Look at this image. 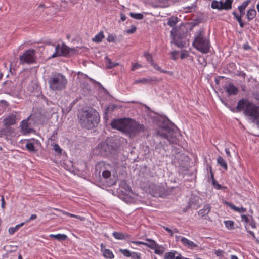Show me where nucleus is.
Masks as SVG:
<instances>
[{
	"instance_id": "f257e3e1",
	"label": "nucleus",
	"mask_w": 259,
	"mask_h": 259,
	"mask_svg": "<svg viewBox=\"0 0 259 259\" xmlns=\"http://www.w3.org/2000/svg\"><path fill=\"white\" fill-rule=\"evenodd\" d=\"M78 117L81 125L91 129L97 125L100 121L98 112L92 108L88 107L79 111Z\"/></svg>"
},
{
	"instance_id": "f03ea898",
	"label": "nucleus",
	"mask_w": 259,
	"mask_h": 259,
	"mask_svg": "<svg viewBox=\"0 0 259 259\" xmlns=\"http://www.w3.org/2000/svg\"><path fill=\"white\" fill-rule=\"evenodd\" d=\"M233 112H240L243 110V113L251 117L253 121L259 119V106H256L247 99L240 100L236 106V109H231Z\"/></svg>"
},
{
	"instance_id": "7ed1b4c3",
	"label": "nucleus",
	"mask_w": 259,
	"mask_h": 259,
	"mask_svg": "<svg viewBox=\"0 0 259 259\" xmlns=\"http://www.w3.org/2000/svg\"><path fill=\"white\" fill-rule=\"evenodd\" d=\"M193 46L198 51L202 53H207L210 51V44L208 38L205 37L204 32L202 30H198L195 36Z\"/></svg>"
},
{
	"instance_id": "20e7f679",
	"label": "nucleus",
	"mask_w": 259,
	"mask_h": 259,
	"mask_svg": "<svg viewBox=\"0 0 259 259\" xmlns=\"http://www.w3.org/2000/svg\"><path fill=\"white\" fill-rule=\"evenodd\" d=\"M177 134V132L168 127H161L155 132L154 136L157 139H163L164 140L163 143L164 144H167V143H176Z\"/></svg>"
},
{
	"instance_id": "39448f33",
	"label": "nucleus",
	"mask_w": 259,
	"mask_h": 259,
	"mask_svg": "<svg viewBox=\"0 0 259 259\" xmlns=\"http://www.w3.org/2000/svg\"><path fill=\"white\" fill-rule=\"evenodd\" d=\"M48 83L51 90L54 91H61L65 89L67 80L62 74L57 73L51 76Z\"/></svg>"
},
{
	"instance_id": "423d86ee",
	"label": "nucleus",
	"mask_w": 259,
	"mask_h": 259,
	"mask_svg": "<svg viewBox=\"0 0 259 259\" xmlns=\"http://www.w3.org/2000/svg\"><path fill=\"white\" fill-rule=\"evenodd\" d=\"M145 129V128L143 124L130 119L125 134L128 135L130 137L133 138L140 133L143 132Z\"/></svg>"
},
{
	"instance_id": "0eeeda50",
	"label": "nucleus",
	"mask_w": 259,
	"mask_h": 259,
	"mask_svg": "<svg viewBox=\"0 0 259 259\" xmlns=\"http://www.w3.org/2000/svg\"><path fill=\"white\" fill-rule=\"evenodd\" d=\"M75 48H70L64 43L61 45H58L55 47V52L52 55V58H55L58 56H66L70 54L75 53Z\"/></svg>"
},
{
	"instance_id": "6e6552de",
	"label": "nucleus",
	"mask_w": 259,
	"mask_h": 259,
	"mask_svg": "<svg viewBox=\"0 0 259 259\" xmlns=\"http://www.w3.org/2000/svg\"><path fill=\"white\" fill-rule=\"evenodd\" d=\"M20 63L24 64H32L35 61V51L33 49H29L25 51L19 57Z\"/></svg>"
},
{
	"instance_id": "1a4fd4ad",
	"label": "nucleus",
	"mask_w": 259,
	"mask_h": 259,
	"mask_svg": "<svg viewBox=\"0 0 259 259\" xmlns=\"http://www.w3.org/2000/svg\"><path fill=\"white\" fill-rule=\"evenodd\" d=\"M130 119L121 118L118 119H114L111 123V126L112 128L117 129L124 133H126V130L128 126Z\"/></svg>"
},
{
	"instance_id": "9d476101",
	"label": "nucleus",
	"mask_w": 259,
	"mask_h": 259,
	"mask_svg": "<svg viewBox=\"0 0 259 259\" xmlns=\"http://www.w3.org/2000/svg\"><path fill=\"white\" fill-rule=\"evenodd\" d=\"M20 84L16 82L7 80L3 84V89L7 93H15L20 90Z\"/></svg>"
},
{
	"instance_id": "9b49d317",
	"label": "nucleus",
	"mask_w": 259,
	"mask_h": 259,
	"mask_svg": "<svg viewBox=\"0 0 259 259\" xmlns=\"http://www.w3.org/2000/svg\"><path fill=\"white\" fill-rule=\"evenodd\" d=\"M20 118H18V113L16 112H13L9 114L3 120L4 125L10 126L11 125H14L16 123L17 121L19 120Z\"/></svg>"
},
{
	"instance_id": "f8f14e48",
	"label": "nucleus",
	"mask_w": 259,
	"mask_h": 259,
	"mask_svg": "<svg viewBox=\"0 0 259 259\" xmlns=\"http://www.w3.org/2000/svg\"><path fill=\"white\" fill-rule=\"evenodd\" d=\"M223 88L229 95H237L239 91L238 88L232 83L224 85Z\"/></svg>"
},
{
	"instance_id": "ddd939ff",
	"label": "nucleus",
	"mask_w": 259,
	"mask_h": 259,
	"mask_svg": "<svg viewBox=\"0 0 259 259\" xmlns=\"http://www.w3.org/2000/svg\"><path fill=\"white\" fill-rule=\"evenodd\" d=\"M161 79H158L156 77H152L149 78H143L141 79L135 80L134 82V84H137L139 83H142L144 84H150L152 82H159L161 81Z\"/></svg>"
},
{
	"instance_id": "4468645a",
	"label": "nucleus",
	"mask_w": 259,
	"mask_h": 259,
	"mask_svg": "<svg viewBox=\"0 0 259 259\" xmlns=\"http://www.w3.org/2000/svg\"><path fill=\"white\" fill-rule=\"evenodd\" d=\"M171 36L173 40L171 42H174L176 46L179 47H182L183 45L181 41L178 39V29L176 27L173 28L170 31Z\"/></svg>"
},
{
	"instance_id": "2eb2a0df",
	"label": "nucleus",
	"mask_w": 259,
	"mask_h": 259,
	"mask_svg": "<svg viewBox=\"0 0 259 259\" xmlns=\"http://www.w3.org/2000/svg\"><path fill=\"white\" fill-rule=\"evenodd\" d=\"M21 131L24 134L30 133L32 131L31 124L28 119L23 120L20 125Z\"/></svg>"
},
{
	"instance_id": "dca6fc26",
	"label": "nucleus",
	"mask_w": 259,
	"mask_h": 259,
	"mask_svg": "<svg viewBox=\"0 0 259 259\" xmlns=\"http://www.w3.org/2000/svg\"><path fill=\"white\" fill-rule=\"evenodd\" d=\"M14 133L13 129L9 126L5 125V127L0 130V137L11 136Z\"/></svg>"
},
{
	"instance_id": "f3484780",
	"label": "nucleus",
	"mask_w": 259,
	"mask_h": 259,
	"mask_svg": "<svg viewBox=\"0 0 259 259\" xmlns=\"http://www.w3.org/2000/svg\"><path fill=\"white\" fill-rule=\"evenodd\" d=\"M109 166V164H106L104 161L99 162L96 165V171L98 172L99 174H100L101 171L103 172L107 169L108 167Z\"/></svg>"
},
{
	"instance_id": "a211bd4d",
	"label": "nucleus",
	"mask_w": 259,
	"mask_h": 259,
	"mask_svg": "<svg viewBox=\"0 0 259 259\" xmlns=\"http://www.w3.org/2000/svg\"><path fill=\"white\" fill-rule=\"evenodd\" d=\"M181 241L184 246H187L189 248L193 249L197 247V245L195 244L193 241H191L184 237H182L181 238Z\"/></svg>"
},
{
	"instance_id": "6ab92c4d",
	"label": "nucleus",
	"mask_w": 259,
	"mask_h": 259,
	"mask_svg": "<svg viewBox=\"0 0 259 259\" xmlns=\"http://www.w3.org/2000/svg\"><path fill=\"white\" fill-rule=\"evenodd\" d=\"M211 208V207L209 204H205L203 208L200 209L199 211V212H198L199 215L201 216V217H204L206 216L210 212Z\"/></svg>"
},
{
	"instance_id": "aec40b11",
	"label": "nucleus",
	"mask_w": 259,
	"mask_h": 259,
	"mask_svg": "<svg viewBox=\"0 0 259 259\" xmlns=\"http://www.w3.org/2000/svg\"><path fill=\"white\" fill-rule=\"evenodd\" d=\"M144 56L147 61H148L155 69H159V67L154 62L151 54L146 53L144 54Z\"/></svg>"
},
{
	"instance_id": "412c9836",
	"label": "nucleus",
	"mask_w": 259,
	"mask_h": 259,
	"mask_svg": "<svg viewBox=\"0 0 259 259\" xmlns=\"http://www.w3.org/2000/svg\"><path fill=\"white\" fill-rule=\"evenodd\" d=\"M256 15V12L254 9H249L247 12L246 17L247 20L250 21L254 19Z\"/></svg>"
},
{
	"instance_id": "4be33fe9",
	"label": "nucleus",
	"mask_w": 259,
	"mask_h": 259,
	"mask_svg": "<svg viewBox=\"0 0 259 259\" xmlns=\"http://www.w3.org/2000/svg\"><path fill=\"white\" fill-rule=\"evenodd\" d=\"M34 142H37L36 141H35L34 140H33V141H29L28 140V142L27 144H26V148L30 152H35L36 151V149H35L34 147Z\"/></svg>"
},
{
	"instance_id": "5701e85b",
	"label": "nucleus",
	"mask_w": 259,
	"mask_h": 259,
	"mask_svg": "<svg viewBox=\"0 0 259 259\" xmlns=\"http://www.w3.org/2000/svg\"><path fill=\"white\" fill-rule=\"evenodd\" d=\"M113 236L116 239L123 240L129 238L130 236L127 234H124L120 232H114L113 233Z\"/></svg>"
},
{
	"instance_id": "b1692460",
	"label": "nucleus",
	"mask_w": 259,
	"mask_h": 259,
	"mask_svg": "<svg viewBox=\"0 0 259 259\" xmlns=\"http://www.w3.org/2000/svg\"><path fill=\"white\" fill-rule=\"evenodd\" d=\"M232 0H226L225 2L221 1V4L222 5V10H229L232 8Z\"/></svg>"
},
{
	"instance_id": "393cba45",
	"label": "nucleus",
	"mask_w": 259,
	"mask_h": 259,
	"mask_svg": "<svg viewBox=\"0 0 259 259\" xmlns=\"http://www.w3.org/2000/svg\"><path fill=\"white\" fill-rule=\"evenodd\" d=\"M235 19L238 22L241 28H243L245 25V23L242 21V17L240 15H238L235 11H233L232 13Z\"/></svg>"
},
{
	"instance_id": "a878e982",
	"label": "nucleus",
	"mask_w": 259,
	"mask_h": 259,
	"mask_svg": "<svg viewBox=\"0 0 259 259\" xmlns=\"http://www.w3.org/2000/svg\"><path fill=\"white\" fill-rule=\"evenodd\" d=\"M167 20V24L170 27H174L179 22V19L177 17H170Z\"/></svg>"
},
{
	"instance_id": "bb28decb",
	"label": "nucleus",
	"mask_w": 259,
	"mask_h": 259,
	"mask_svg": "<svg viewBox=\"0 0 259 259\" xmlns=\"http://www.w3.org/2000/svg\"><path fill=\"white\" fill-rule=\"evenodd\" d=\"M145 246L149 247L150 248L153 249L158 247V244L154 240L150 239H147Z\"/></svg>"
},
{
	"instance_id": "cd10ccee",
	"label": "nucleus",
	"mask_w": 259,
	"mask_h": 259,
	"mask_svg": "<svg viewBox=\"0 0 259 259\" xmlns=\"http://www.w3.org/2000/svg\"><path fill=\"white\" fill-rule=\"evenodd\" d=\"M50 237L51 238H54L58 241L65 240L67 238V236L66 235L61 234L56 235L50 234Z\"/></svg>"
},
{
	"instance_id": "c85d7f7f",
	"label": "nucleus",
	"mask_w": 259,
	"mask_h": 259,
	"mask_svg": "<svg viewBox=\"0 0 259 259\" xmlns=\"http://www.w3.org/2000/svg\"><path fill=\"white\" fill-rule=\"evenodd\" d=\"M218 163L223 167L225 170L228 169L227 164L226 161L221 156H219L217 158Z\"/></svg>"
},
{
	"instance_id": "c756f323",
	"label": "nucleus",
	"mask_w": 259,
	"mask_h": 259,
	"mask_svg": "<svg viewBox=\"0 0 259 259\" xmlns=\"http://www.w3.org/2000/svg\"><path fill=\"white\" fill-rule=\"evenodd\" d=\"M104 37V33L103 31L100 32L98 34H97L95 37L92 39V40L95 42H101L103 38Z\"/></svg>"
},
{
	"instance_id": "7c9ffc66",
	"label": "nucleus",
	"mask_w": 259,
	"mask_h": 259,
	"mask_svg": "<svg viewBox=\"0 0 259 259\" xmlns=\"http://www.w3.org/2000/svg\"><path fill=\"white\" fill-rule=\"evenodd\" d=\"M229 207L235 211H237L240 213L245 212L246 211V209L243 207H237L233 204H229Z\"/></svg>"
},
{
	"instance_id": "2f4dec72",
	"label": "nucleus",
	"mask_w": 259,
	"mask_h": 259,
	"mask_svg": "<svg viewBox=\"0 0 259 259\" xmlns=\"http://www.w3.org/2000/svg\"><path fill=\"white\" fill-rule=\"evenodd\" d=\"M222 6L221 4V1L218 2L216 0H214L211 3V8L213 9H217L219 10H222Z\"/></svg>"
},
{
	"instance_id": "473e14b6",
	"label": "nucleus",
	"mask_w": 259,
	"mask_h": 259,
	"mask_svg": "<svg viewBox=\"0 0 259 259\" xmlns=\"http://www.w3.org/2000/svg\"><path fill=\"white\" fill-rule=\"evenodd\" d=\"M155 191L153 193V196L155 197L161 196L162 192L163 190L162 188L159 186H155Z\"/></svg>"
},
{
	"instance_id": "72a5a7b5",
	"label": "nucleus",
	"mask_w": 259,
	"mask_h": 259,
	"mask_svg": "<svg viewBox=\"0 0 259 259\" xmlns=\"http://www.w3.org/2000/svg\"><path fill=\"white\" fill-rule=\"evenodd\" d=\"M106 66H107V68H112L113 67H114L115 66H117L119 65L118 63H113L112 62L111 60L109 59V58H108L107 57L106 58Z\"/></svg>"
},
{
	"instance_id": "f704fd0d",
	"label": "nucleus",
	"mask_w": 259,
	"mask_h": 259,
	"mask_svg": "<svg viewBox=\"0 0 259 259\" xmlns=\"http://www.w3.org/2000/svg\"><path fill=\"white\" fill-rule=\"evenodd\" d=\"M103 255L106 258H113L114 255L111 251L109 249H106L104 250L103 252Z\"/></svg>"
},
{
	"instance_id": "c9c22d12",
	"label": "nucleus",
	"mask_w": 259,
	"mask_h": 259,
	"mask_svg": "<svg viewBox=\"0 0 259 259\" xmlns=\"http://www.w3.org/2000/svg\"><path fill=\"white\" fill-rule=\"evenodd\" d=\"M224 224H225V227L229 229V230H231V229H233L234 228V223L233 221H225L224 222Z\"/></svg>"
},
{
	"instance_id": "e433bc0d",
	"label": "nucleus",
	"mask_w": 259,
	"mask_h": 259,
	"mask_svg": "<svg viewBox=\"0 0 259 259\" xmlns=\"http://www.w3.org/2000/svg\"><path fill=\"white\" fill-rule=\"evenodd\" d=\"M130 15L131 17L137 20H141L143 18V14L141 13H130Z\"/></svg>"
},
{
	"instance_id": "4c0bfd02",
	"label": "nucleus",
	"mask_w": 259,
	"mask_h": 259,
	"mask_svg": "<svg viewBox=\"0 0 259 259\" xmlns=\"http://www.w3.org/2000/svg\"><path fill=\"white\" fill-rule=\"evenodd\" d=\"M120 187L124 188L126 191H130L131 190V188L126 183V181H123L121 182Z\"/></svg>"
},
{
	"instance_id": "58836bf2",
	"label": "nucleus",
	"mask_w": 259,
	"mask_h": 259,
	"mask_svg": "<svg viewBox=\"0 0 259 259\" xmlns=\"http://www.w3.org/2000/svg\"><path fill=\"white\" fill-rule=\"evenodd\" d=\"M164 259H174L175 258V253L172 252H166L164 254Z\"/></svg>"
},
{
	"instance_id": "ea45409f",
	"label": "nucleus",
	"mask_w": 259,
	"mask_h": 259,
	"mask_svg": "<svg viewBox=\"0 0 259 259\" xmlns=\"http://www.w3.org/2000/svg\"><path fill=\"white\" fill-rule=\"evenodd\" d=\"M102 176L105 179L109 178L111 177V172L109 170L106 169L105 170L102 172Z\"/></svg>"
},
{
	"instance_id": "a19ab883",
	"label": "nucleus",
	"mask_w": 259,
	"mask_h": 259,
	"mask_svg": "<svg viewBox=\"0 0 259 259\" xmlns=\"http://www.w3.org/2000/svg\"><path fill=\"white\" fill-rule=\"evenodd\" d=\"M120 251L126 257H130L132 255L131 252L127 249H120Z\"/></svg>"
},
{
	"instance_id": "79ce46f5",
	"label": "nucleus",
	"mask_w": 259,
	"mask_h": 259,
	"mask_svg": "<svg viewBox=\"0 0 259 259\" xmlns=\"http://www.w3.org/2000/svg\"><path fill=\"white\" fill-rule=\"evenodd\" d=\"M101 149L104 150L105 151H107L110 150L109 146L108 144L104 143L100 145Z\"/></svg>"
},
{
	"instance_id": "37998d69",
	"label": "nucleus",
	"mask_w": 259,
	"mask_h": 259,
	"mask_svg": "<svg viewBox=\"0 0 259 259\" xmlns=\"http://www.w3.org/2000/svg\"><path fill=\"white\" fill-rule=\"evenodd\" d=\"M153 249L154 250V253L157 254L162 255L164 252V250L162 248H160V247H157Z\"/></svg>"
},
{
	"instance_id": "c03bdc74",
	"label": "nucleus",
	"mask_w": 259,
	"mask_h": 259,
	"mask_svg": "<svg viewBox=\"0 0 259 259\" xmlns=\"http://www.w3.org/2000/svg\"><path fill=\"white\" fill-rule=\"evenodd\" d=\"M241 219H242V221H244L246 223H249L250 222V217H248L246 215L242 214L241 215Z\"/></svg>"
},
{
	"instance_id": "a18cd8bd",
	"label": "nucleus",
	"mask_w": 259,
	"mask_h": 259,
	"mask_svg": "<svg viewBox=\"0 0 259 259\" xmlns=\"http://www.w3.org/2000/svg\"><path fill=\"white\" fill-rule=\"evenodd\" d=\"M107 40L109 42L115 41V36L113 34H109L107 38Z\"/></svg>"
},
{
	"instance_id": "49530a36",
	"label": "nucleus",
	"mask_w": 259,
	"mask_h": 259,
	"mask_svg": "<svg viewBox=\"0 0 259 259\" xmlns=\"http://www.w3.org/2000/svg\"><path fill=\"white\" fill-rule=\"evenodd\" d=\"M238 10L240 13V15L241 16V17L244 16L245 14V8H243L240 6H238Z\"/></svg>"
},
{
	"instance_id": "de8ad7c7",
	"label": "nucleus",
	"mask_w": 259,
	"mask_h": 259,
	"mask_svg": "<svg viewBox=\"0 0 259 259\" xmlns=\"http://www.w3.org/2000/svg\"><path fill=\"white\" fill-rule=\"evenodd\" d=\"M53 149L58 153H61V149L60 148V146L58 144H55L53 146Z\"/></svg>"
},
{
	"instance_id": "09e8293b",
	"label": "nucleus",
	"mask_w": 259,
	"mask_h": 259,
	"mask_svg": "<svg viewBox=\"0 0 259 259\" xmlns=\"http://www.w3.org/2000/svg\"><path fill=\"white\" fill-rule=\"evenodd\" d=\"M132 255L130 257H131L133 259H140V254L136 253V252H132L131 253Z\"/></svg>"
},
{
	"instance_id": "8fccbe9b",
	"label": "nucleus",
	"mask_w": 259,
	"mask_h": 259,
	"mask_svg": "<svg viewBox=\"0 0 259 259\" xmlns=\"http://www.w3.org/2000/svg\"><path fill=\"white\" fill-rule=\"evenodd\" d=\"M248 223H249V225L251 226L252 228H256V223L251 216H250V222Z\"/></svg>"
},
{
	"instance_id": "3c124183",
	"label": "nucleus",
	"mask_w": 259,
	"mask_h": 259,
	"mask_svg": "<svg viewBox=\"0 0 259 259\" xmlns=\"http://www.w3.org/2000/svg\"><path fill=\"white\" fill-rule=\"evenodd\" d=\"M250 0H247V1H244L241 5H240V6L243 8H245L246 9L247 6L248 5V4L250 3Z\"/></svg>"
},
{
	"instance_id": "603ef678",
	"label": "nucleus",
	"mask_w": 259,
	"mask_h": 259,
	"mask_svg": "<svg viewBox=\"0 0 259 259\" xmlns=\"http://www.w3.org/2000/svg\"><path fill=\"white\" fill-rule=\"evenodd\" d=\"M156 70L160 71L162 73H166V74H167L171 76H172L173 75V73L172 72L167 71H166L164 70L161 69L160 67H159V69H156Z\"/></svg>"
},
{
	"instance_id": "864d4df0",
	"label": "nucleus",
	"mask_w": 259,
	"mask_h": 259,
	"mask_svg": "<svg viewBox=\"0 0 259 259\" xmlns=\"http://www.w3.org/2000/svg\"><path fill=\"white\" fill-rule=\"evenodd\" d=\"M136 30V27L135 26H133L130 29H128L126 32L128 34H132L135 32Z\"/></svg>"
},
{
	"instance_id": "5fc2aeb1",
	"label": "nucleus",
	"mask_w": 259,
	"mask_h": 259,
	"mask_svg": "<svg viewBox=\"0 0 259 259\" xmlns=\"http://www.w3.org/2000/svg\"><path fill=\"white\" fill-rule=\"evenodd\" d=\"M141 67V65H140L138 63H136V64H133L132 67L131 68V70L132 71H134L136 69L138 68H140Z\"/></svg>"
},
{
	"instance_id": "6e6d98bb",
	"label": "nucleus",
	"mask_w": 259,
	"mask_h": 259,
	"mask_svg": "<svg viewBox=\"0 0 259 259\" xmlns=\"http://www.w3.org/2000/svg\"><path fill=\"white\" fill-rule=\"evenodd\" d=\"M245 227L246 231L249 233V234L251 235L253 237V238L255 239V236L254 233L252 231L248 230V227L247 225H245Z\"/></svg>"
},
{
	"instance_id": "4d7b16f0",
	"label": "nucleus",
	"mask_w": 259,
	"mask_h": 259,
	"mask_svg": "<svg viewBox=\"0 0 259 259\" xmlns=\"http://www.w3.org/2000/svg\"><path fill=\"white\" fill-rule=\"evenodd\" d=\"M213 185L217 189H220L221 188V186L220 184L217 183V181L212 182Z\"/></svg>"
},
{
	"instance_id": "13d9d810",
	"label": "nucleus",
	"mask_w": 259,
	"mask_h": 259,
	"mask_svg": "<svg viewBox=\"0 0 259 259\" xmlns=\"http://www.w3.org/2000/svg\"><path fill=\"white\" fill-rule=\"evenodd\" d=\"M16 232V231L14 227H11L9 229V233L11 235L14 234Z\"/></svg>"
},
{
	"instance_id": "bf43d9fd",
	"label": "nucleus",
	"mask_w": 259,
	"mask_h": 259,
	"mask_svg": "<svg viewBox=\"0 0 259 259\" xmlns=\"http://www.w3.org/2000/svg\"><path fill=\"white\" fill-rule=\"evenodd\" d=\"M223 251L221 250H218L215 252V254L217 256H221L223 255Z\"/></svg>"
},
{
	"instance_id": "052dcab7",
	"label": "nucleus",
	"mask_w": 259,
	"mask_h": 259,
	"mask_svg": "<svg viewBox=\"0 0 259 259\" xmlns=\"http://www.w3.org/2000/svg\"><path fill=\"white\" fill-rule=\"evenodd\" d=\"M25 223L23 222L18 225H17L15 227H14L15 230L17 231L20 227L23 226L24 225Z\"/></svg>"
},
{
	"instance_id": "680f3d73",
	"label": "nucleus",
	"mask_w": 259,
	"mask_h": 259,
	"mask_svg": "<svg viewBox=\"0 0 259 259\" xmlns=\"http://www.w3.org/2000/svg\"><path fill=\"white\" fill-rule=\"evenodd\" d=\"M163 228L166 231H167L168 233H170V235L171 236H173V231L172 230H171V229H170L169 228H167V227H163Z\"/></svg>"
},
{
	"instance_id": "e2e57ef3",
	"label": "nucleus",
	"mask_w": 259,
	"mask_h": 259,
	"mask_svg": "<svg viewBox=\"0 0 259 259\" xmlns=\"http://www.w3.org/2000/svg\"><path fill=\"white\" fill-rule=\"evenodd\" d=\"M225 152L227 154V155L228 157V159H229L231 157V153H230V150L229 148H226L225 149Z\"/></svg>"
},
{
	"instance_id": "0e129e2a",
	"label": "nucleus",
	"mask_w": 259,
	"mask_h": 259,
	"mask_svg": "<svg viewBox=\"0 0 259 259\" xmlns=\"http://www.w3.org/2000/svg\"><path fill=\"white\" fill-rule=\"evenodd\" d=\"M237 75L242 77L243 79H245L246 77V74L243 72H239Z\"/></svg>"
},
{
	"instance_id": "69168bd1",
	"label": "nucleus",
	"mask_w": 259,
	"mask_h": 259,
	"mask_svg": "<svg viewBox=\"0 0 259 259\" xmlns=\"http://www.w3.org/2000/svg\"><path fill=\"white\" fill-rule=\"evenodd\" d=\"M36 218H37V215L33 214H32L31 215V217H30L29 219L27 221H26V222H29L31 220H35Z\"/></svg>"
},
{
	"instance_id": "338daca9",
	"label": "nucleus",
	"mask_w": 259,
	"mask_h": 259,
	"mask_svg": "<svg viewBox=\"0 0 259 259\" xmlns=\"http://www.w3.org/2000/svg\"><path fill=\"white\" fill-rule=\"evenodd\" d=\"M132 243L135 244H136V245L142 244V245H145V244H146V242H142V241H133Z\"/></svg>"
},
{
	"instance_id": "774afa93",
	"label": "nucleus",
	"mask_w": 259,
	"mask_h": 259,
	"mask_svg": "<svg viewBox=\"0 0 259 259\" xmlns=\"http://www.w3.org/2000/svg\"><path fill=\"white\" fill-rule=\"evenodd\" d=\"M55 210H58V211H61L63 214H65V215H68V216H69L70 217V214H71L69 212H66V211H63V210H60V209H55Z\"/></svg>"
}]
</instances>
